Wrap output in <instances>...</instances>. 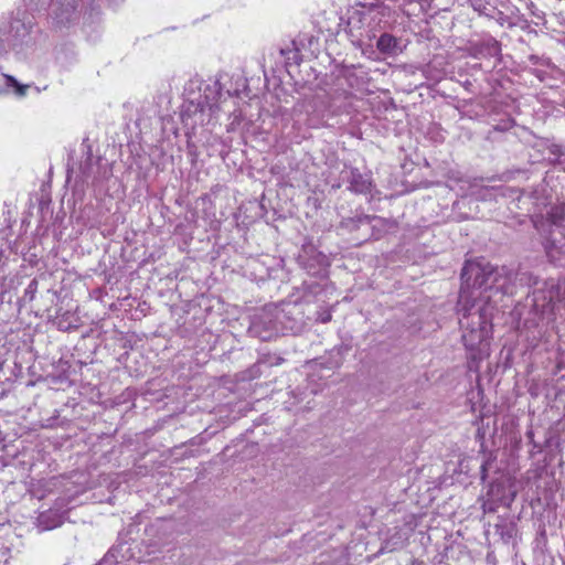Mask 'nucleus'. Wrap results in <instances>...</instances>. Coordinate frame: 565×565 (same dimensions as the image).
<instances>
[{
	"mask_svg": "<svg viewBox=\"0 0 565 565\" xmlns=\"http://www.w3.org/2000/svg\"><path fill=\"white\" fill-rule=\"evenodd\" d=\"M547 215L553 224H561L565 220V204L552 206Z\"/></svg>",
	"mask_w": 565,
	"mask_h": 565,
	"instance_id": "423d86ee",
	"label": "nucleus"
},
{
	"mask_svg": "<svg viewBox=\"0 0 565 565\" xmlns=\"http://www.w3.org/2000/svg\"><path fill=\"white\" fill-rule=\"evenodd\" d=\"M331 319H332V315H331L330 310H324V311L318 312L317 320L319 322L327 323V322L331 321Z\"/></svg>",
	"mask_w": 565,
	"mask_h": 565,
	"instance_id": "6e6552de",
	"label": "nucleus"
},
{
	"mask_svg": "<svg viewBox=\"0 0 565 565\" xmlns=\"http://www.w3.org/2000/svg\"><path fill=\"white\" fill-rule=\"evenodd\" d=\"M513 271L507 267H494L490 263L479 260L466 262L461 279L462 286L458 298V308L465 316L471 315V310L486 301L491 303L489 292H508L513 280Z\"/></svg>",
	"mask_w": 565,
	"mask_h": 565,
	"instance_id": "f257e3e1",
	"label": "nucleus"
},
{
	"mask_svg": "<svg viewBox=\"0 0 565 565\" xmlns=\"http://www.w3.org/2000/svg\"><path fill=\"white\" fill-rule=\"evenodd\" d=\"M6 78H7L8 84H10V85H12V86H14L17 88V93L20 96H23L25 94L26 88H28L26 85L19 84L17 82V79L13 76H11V75H7Z\"/></svg>",
	"mask_w": 565,
	"mask_h": 565,
	"instance_id": "0eeeda50",
	"label": "nucleus"
},
{
	"mask_svg": "<svg viewBox=\"0 0 565 565\" xmlns=\"http://www.w3.org/2000/svg\"><path fill=\"white\" fill-rule=\"evenodd\" d=\"M493 310V305L488 301L476 306L468 316L457 307L458 313L461 315L459 323L463 330L461 339L467 350L482 351V347L488 345Z\"/></svg>",
	"mask_w": 565,
	"mask_h": 565,
	"instance_id": "f03ea898",
	"label": "nucleus"
},
{
	"mask_svg": "<svg viewBox=\"0 0 565 565\" xmlns=\"http://www.w3.org/2000/svg\"><path fill=\"white\" fill-rule=\"evenodd\" d=\"M376 46L382 53H394L397 47V40L393 35L384 33L379 38Z\"/></svg>",
	"mask_w": 565,
	"mask_h": 565,
	"instance_id": "39448f33",
	"label": "nucleus"
},
{
	"mask_svg": "<svg viewBox=\"0 0 565 565\" xmlns=\"http://www.w3.org/2000/svg\"><path fill=\"white\" fill-rule=\"evenodd\" d=\"M343 179L349 183V190L358 194L370 193L373 183L370 173H362L358 168H348L342 171Z\"/></svg>",
	"mask_w": 565,
	"mask_h": 565,
	"instance_id": "7ed1b4c3",
	"label": "nucleus"
},
{
	"mask_svg": "<svg viewBox=\"0 0 565 565\" xmlns=\"http://www.w3.org/2000/svg\"><path fill=\"white\" fill-rule=\"evenodd\" d=\"M372 19H377L380 28H385L388 20L393 18L394 11L385 4H377L371 9Z\"/></svg>",
	"mask_w": 565,
	"mask_h": 565,
	"instance_id": "20e7f679",
	"label": "nucleus"
}]
</instances>
